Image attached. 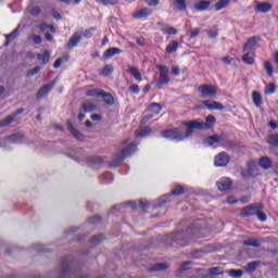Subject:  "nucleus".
<instances>
[{"instance_id": "obj_13", "label": "nucleus", "mask_w": 278, "mask_h": 278, "mask_svg": "<svg viewBox=\"0 0 278 278\" xmlns=\"http://www.w3.org/2000/svg\"><path fill=\"white\" fill-rule=\"evenodd\" d=\"M121 53H123V50H121V48H110L104 51L103 58L104 60H110L111 58H114V55H121Z\"/></svg>"}, {"instance_id": "obj_55", "label": "nucleus", "mask_w": 278, "mask_h": 278, "mask_svg": "<svg viewBox=\"0 0 278 278\" xmlns=\"http://www.w3.org/2000/svg\"><path fill=\"white\" fill-rule=\"evenodd\" d=\"M130 91L132 92V94H138L140 92V87L138 85H131Z\"/></svg>"}, {"instance_id": "obj_6", "label": "nucleus", "mask_w": 278, "mask_h": 278, "mask_svg": "<svg viewBox=\"0 0 278 278\" xmlns=\"http://www.w3.org/2000/svg\"><path fill=\"white\" fill-rule=\"evenodd\" d=\"M229 161H230L229 154H227V152H220L215 156L214 164L215 166L223 168L227 166V164H229Z\"/></svg>"}, {"instance_id": "obj_64", "label": "nucleus", "mask_w": 278, "mask_h": 278, "mask_svg": "<svg viewBox=\"0 0 278 278\" xmlns=\"http://www.w3.org/2000/svg\"><path fill=\"white\" fill-rule=\"evenodd\" d=\"M91 121H101V115H99V114H92V115H91Z\"/></svg>"}, {"instance_id": "obj_58", "label": "nucleus", "mask_w": 278, "mask_h": 278, "mask_svg": "<svg viewBox=\"0 0 278 278\" xmlns=\"http://www.w3.org/2000/svg\"><path fill=\"white\" fill-rule=\"evenodd\" d=\"M182 237H184V235L177 233V235L175 236V240H177V242H178V244H179L180 247H186V243H184V241L179 240V238H182Z\"/></svg>"}, {"instance_id": "obj_31", "label": "nucleus", "mask_w": 278, "mask_h": 278, "mask_svg": "<svg viewBox=\"0 0 278 278\" xmlns=\"http://www.w3.org/2000/svg\"><path fill=\"white\" fill-rule=\"evenodd\" d=\"M106 105H114V97L111 93L101 92V96Z\"/></svg>"}, {"instance_id": "obj_27", "label": "nucleus", "mask_w": 278, "mask_h": 278, "mask_svg": "<svg viewBox=\"0 0 278 278\" xmlns=\"http://www.w3.org/2000/svg\"><path fill=\"white\" fill-rule=\"evenodd\" d=\"M255 45H257V39L256 37H251L247 43L244 45L243 47V51L247 52V51H251L254 49Z\"/></svg>"}, {"instance_id": "obj_54", "label": "nucleus", "mask_w": 278, "mask_h": 278, "mask_svg": "<svg viewBox=\"0 0 278 278\" xmlns=\"http://www.w3.org/2000/svg\"><path fill=\"white\" fill-rule=\"evenodd\" d=\"M223 62H224L225 64H229V66H231V65L235 64L233 59H231V58H229V56H224V58H223Z\"/></svg>"}, {"instance_id": "obj_26", "label": "nucleus", "mask_w": 278, "mask_h": 278, "mask_svg": "<svg viewBox=\"0 0 278 278\" xmlns=\"http://www.w3.org/2000/svg\"><path fill=\"white\" fill-rule=\"evenodd\" d=\"M244 247H254L255 249H260L262 247V241L260 239H248L243 241Z\"/></svg>"}, {"instance_id": "obj_19", "label": "nucleus", "mask_w": 278, "mask_h": 278, "mask_svg": "<svg viewBox=\"0 0 278 278\" xmlns=\"http://www.w3.org/2000/svg\"><path fill=\"white\" fill-rule=\"evenodd\" d=\"M258 165L261 168H264V170H268L273 166V161L268 156H263L258 161Z\"/></svg>"}, {"instance_id": "obj_60", "label": "nucleus", "mask_w": 278, "mask_h": 278, "mask_svg": "<svg viewBox=\"0 0 278 278\" xmlns=\"http://www.w3.org/2000/svg\"><path fill=\"white\" fill-rule=\"evenodd\" d=\"M66 270H68V263H62L61 265V273L64 275V273H66Z\"/></svg>"}, {"instance_id": "obj_48", "label": "nucleus", "mask_w": 278, "mask_h": 278, "mask_svg": "<svg viewBox=\"0 0 278 278\" xmlns=\"http://www.w3.org/2000/svg\"><path fill=\"white\" fill-rule=\"evenodd\" d=\"M30 40H33L35 45H40L42 42V37L39 35H31Z\"/></svg>"}, {"instance_id": "obj_47", "label": "nucleus", "mask_w": 278, "mask_h": 278, "mask_svg": "<svg viewBox=\"0 0 278 278\" xmlns=\"http://www.w3.org/2000/svg\"><path fill=\"white\" fill-rule=\"evenodd\" d=\"M172 194L179 197V194H184V187L177 186L173 191Z\"/></svg>"}, {"instance_id": "obj_8", "label": "nucleus", "mask_w": 278, "mask_h": 278, "mask_svg": "<svg viewBox=\"0 0 278 278\" xmlns=\"http://www.w3.org/2000/svg\"><path fill=\"white\" fill-rule=\"evenodd\" d=\"M185 126L187 127L185 138H190V136L194 134V129H201V126H199V122L197 121L186 122Z\"/></svg>"}, {"instance_id": "obj_3", "label": "nucleus", "mask_w": 278, "mask_h": 278, "mask_svg": "<svg viewBox=\"0 0 278 278\" xmlns=\"http://www.w3.org/2000/svg\"><path fill=\"white\" fill-rule=\"evenodd\" d=\"M260 210H264V204L262 203L250 204L240 210V215L244 216L245 218H249L251 216H255V214H257Z\"/></svg>"}, {"instance_id": "obj_24", "label": "nucleus", "mask_w": 278, "mask_h": 278, "mask_svg": "<svg viewBox=\"0 0 278 278\" xmlns=\"http://www.w3.org/2000/svg\"><path fill=\"white\" fill-rule=\"evenodd\" d=\"M148 112L149 114H153V116H157V114L162 112V105H160V103L154 102L148 108Z\"/></svg>"}, {"instance_id": "obj_21", "label": "nucleus", "mask_w": 278, "mask_h": 278, "mask_svg": "<svg viewBox=\"0 0 278 278\" xmlns=\"http://www.w3.org/2000/svg\"><path fill=\"white\" fill-rule=\"evenodd\" d=\"M210 5H212V2H210L207 0H202V1H199L198 3H195L194 8H195L197 12H203V10H207L210 8Z\"/></svg>"}, {"instance_id": "obj_40", "label": "nucleus", "mask_w": 278, "mask_h": 278, "mask_svg": "<svg viewBox=\"0 0 278 278\" xmlns=\"http://www.w3.org/2000/svg\"><path fill=\"white\" fill-rule=\"evenodd\" d=\"M276 90H277V86H275V84L270 83L265 87V94H275Z\"/></svg>"}, {"instance_id": "obj_44", "label": "nucleus", "mask_w": 278, "mask_h": 278, "mask_svg": "<svg viewBox=\"0 0 278 278\" xmlns=\"http://www.w3.org/2000/svg\"><path fill=\"white\" fill-rule=\"evenodd\" d=\"M40 73V66H35L33 70L28 71L26 77H34Z\"/></svg>"}, {"instance_id": "obj_59", "label": "nucleus", "mask_w": 278, "mask_h": 278, "mask_svg": "<svg viewBox=\"0 0 278 278\" xmlns=\"http://www.w3.org/2000/svg\"><path fill=\"white\" fill-rule=\"evenodd\" d=\"M201 30L199 28H195L190 33L189 38H197V36H199Z\"/></svg>"}, {"instance_id": "obj_18", "label": "nucleus", "mask_w": 278, "mask_h": 278, "mask_svg": "<svg viewBox=\"0 0 278 278\" xmlns=\"http://www.w3.org/2000/svg\"><path fill=\"white\" fill-rule=\"evenodd\" d=\"M66 125H67L68 131L74 136V138H77V140H81V138H84L81 132H79V130L75 129V127L73 126V123H71V121H67Z\"/></svg>"}, {"instance_id": "obj_39", "label": "nucleus", "mask_w": 278, "mask_h": 278, "mask_svg": "<svg viewBox=\"0 0 278 278\" xmlns=\"http://www.w3.org/2000/svg\"><path fill=\"white\" fill-rule=\"evenodd\" d=\"M263 66H264V71H266L268 77H273V73H274L273 64H270V62H268V61H265Z\"/></svg>"}, {"instance_id": "obj_29", "label": "nucleus", "mask_w": 278, "mask_h": 278, "mask_svg": "<svg viewBox=\"0 0 278 278\" xmlns=\"http://www.w3.org/2000/svg\"><path fill=\"white\" fill-rule=\"evenodd\" d=\"M166 268H168L167 264L157 263V264L153 265L152 267H150V273H160L162 270H166Z\"/></svg>"}, {"instance_id": "obj_63", "label": "nucleus", "mask_w": 278, "mask_h": 278, "mask_svg": "<svg viewBox=\"0 0 278 278\" xmlns=\"http://www.w3.org/2000/svg\"><path fill=\"white\" fill-rule=\"evenodd\" d=\"M153 115L152 113H149L148 115H146L143 118H142V123H148V121H151V118H153Z\"/></svg>"}, {"instance_id": "obj_15", "label": "nucleus", "mask_w": 278, "mask_h": 278, "mask_svg": "<svg viewBox=\"0 0 278 278\" xmlns=\"http://www.w3.org/2000/svg\"><path fill=\"white\" fill-rule=\"evenodd\" d=\"M53 86H55V83L41 87L40 90L37 92V98L42 99V97H47V94H49V92H51V90L53 89Z\"/></svg>"}, {"instance_id": "obj_4", "label": "nucleus", "mask_w": 278, "mask_h": 278, "mask_svg": "<svg viewBox=\"0 0 278 278\" xmlns=\"http://www.w3.org/2000/svg\"><path fill=\"white\" fill-rule=\"evenodd\" d=\"M162 138H165L166 140H176V142H181L184 140V132L179 130V128H174L169 130H163L161 132Z\"/></svg>"}, {"instance_id": "obj_41", "label": "nucleus", "mask_w": 278, "mask_h": 278, "mask_svg": "<svg viewBox=\"0 0 278 278\" xmlns=\"http://www.w3.org/2000/svg\"><path fill=\"white\" fill-rule=\"evenodd\" d=\"M151 134L150 127H143L137 132V137L144 138V136H149Z\"/></svg>"}, {"instance_id": "obj_25", "label": "nucleus", "mask_w": 278, "mask_h": 278, "mask_svg": "<svg viewBox=\"0 0 278 278\" xmlns=\"http://www.w3.org/2000/svg\"><path fill=\"white\" fill-rule=\"evenodd\" d=\"M242 62H244V64H255V53L253 52H247L243 56H242Z\"/></svg>"}, {"instance_id": "obj_14", "label": "nucleus", "mask_w": 278, "mask_h": 278, "mask_svg": "<svg viewBox=\"0 0 278 278\" xmlns=\"http://www.w3.org/2000/svg\"><path fill=\"white\" fill-rule=\"evenodd\" d=\"M203 105H205V108H207V110H225V106L223 104H220V102H216V101H207L204 100Z\"/></svg>"}, {"instance_id": "obj_51", "label": "nucleus", "mask_w": 278, "mask_h": 278, "mask_svg": "<svg viewBox=\"0 0 278 278\" xmlns=\"http://www.w3.org/2000/svg\"><path fill=\"white\" fill-rule=\"evenodd\" d=\"M180 73H181V70L179 68V66L172 67V75H174V77H179Z\"/></svg>"}, {"instance_id": "obj_17", "label": "nucleus", "mask_w": 278, "mask_h": 278, "mask_svg": "<svg viewBox=\"0 0 278 278\" xmlns=\"http://www.w3.org/2000/svg\"><path fill=\"white\" fill-rule=\"evenodd\" d=\"M81 110L85 112V114L97 112V105L90 101H86L83 103Z\"/></svg>"}, {"instance_id": "obj_32", "label": "nucleus", "mask_w": 278, "mask_h": 278, "mask_svg": "<svg viewBox=\"0 0 278 278\" xmlns=\"http://www.w3.org/2000/svg\"><path fill=\"white\" fill-rule=\"evenodd\" d=\"M50 58H51V52H49V50H45L43 54L37 55V60H41L43 65L49 63Z\"/></svg>"}, {"instance_id": "obj_23", "label": "nucleus", "mask_w": 278, "mask_h": 278, "mask_svg": "<svg viewBox=\"0 0 278 278\" xmlns=\"http://www.w3.org/2000/svg\"><path fill=\"white\" fill-rule=\"evenodd\" d=\"M223 138L218 135L211 136L204 140V143L207 144L208 147H214V144H218Z\"/></svg>"}, {"instance_id": "obj_36", "label": "nucleus", "mask_w": 278, "mask_h": 278, "mask_svg": "<svg viewBox=\"0 0 278 278\" xmlns=\"http://www.w3.org/2000/svg\"><path fill=\"white\" fill-rule=\"evenodd\" d=\"M229 1L231 0H219L216 4H215V10L217 12H220V10H225V8H227V5H229Z\"/></svg>"}, {"instance_id": "obj_2", "label": "nucleus", "mask_w": 278, "mask_h": 278, "mask_svg": "<svg viewBox=\"0 0 278 278\" xmlns=\"http://www.w3.org/2000/svg\"><path fill=\"white\" fill-rule=\"evenodd\" d=\"M156 68L159 70V79L155 81V87L160 90L162 86L170 84V70L166 65H157Z\"/></svg>"}, {"instance_id": "obj_30", "label": "nucleus", "mask_w": 278, "mask_h": 278, "mask_svg": "<svg viewBox=\"0 0 278 278\" xmlns=\"http://www.w3.org/2000/svg\"><path fill=\"white\" fill-rule=\"evenodd\" d=\"M252 101L256 108L262 106V94L257 91L252 92Z\"/></svg>"}, {"instance_id": "obj_10", "label": "nucleus", "mask_w": 278, "mask_h": 278, "mask_svg": "<svg viewBox=\"0 0 278 278\" xmlns=\"http://www.w3.org/2000/svg\"><path fill=\"white\" fill-rule=\"evenodd\" d=\"M215 123L216 117H214V115H208L206 122H198V125L200 126V129H210L211 127H214Z\"/></svg>"}, {"instance_id": "obj_11", "label": "nucleus", "mask_w": 278, "mask_h": 278, "mask_svg": "<svg viewBox=\"0 0 278 278\" xmlns=\"http://www.w3.org/2000/svg\"><path fill=\"white\" fill-rule=\"evenodd\" d=\"M79 42H81V35L79 33H75L67 42V49H75Z\"/></svg>"}, {"instance_id": "obj_43", "label": "nucleus", "mask_w": 278, "mask_h": 278, "mask_svg": "<svg viewBox=\"0 0 278 278\" xmlns=\"http://www.w3.org/2000/svg\"><path fill=\"white\" fill-rule=\"evenodd\" d=\"M176 10H186V0H175Z\"/></svg>"}, {"instance_id": "obj_5", "label": "nucleus", "mask_w": 278, "mask_h": 278, "mask_svg": "<svg viewBox=\"0 0 278 278\" xmlns=\"http://www.w3.org/2000/svg\"><path fill=\"white\" fill-rule=\"evenodd\" d=\"M198 92H200L202 99H214L218 89L212 85H201L198 88Z\"/></svg>"}, {"instance_id": "obj_7", "label": "nucleus", "mask_w": 278, "mask_h": 278, "mask_svg": "<svg viewBox=\"0 0 278 278\" xmlns=\"http://www.w3.org/2000/svg\"><path fill=\"white\" fill-rule=\"evenodd\" d=\"M23 112H25V110L20 109L12 115L7 116L4 119H0V127H8L9 125H12V123L16 121L18 114H23Z\"/></svg>"}, {"instance_id": "obj_1", "label": "nucleus", "mask_w": 278, "mask_h": 278, "mask_svg": "<svg viewBox=\"0 0 278 278\" xmlns=\"http://www.w3.org/2000/svg\"><path fill=\"white\" fill-rule=\"evenodd\" d=\"M138 151V146L135 143L128 144L123 151L115 154L114 159L111 161L110 166L112 168H118L123 162H125L126 157H129V155H134Z\"/></svg>"}, {"instance_id": "obj_46", "label": "nucleus", "mask_w": 278, "mask_h": 278, "mask_svg": "<svg viewBox=\"0 0 278 278\" xmlns=\"http://www.w3.org/2000/svg\"><path fill=\"white\" fill-rule=\"evenodd\" d=\"M210 275H223V268L212 267L208 269Z\"/></svg>"}, {"instance_id": "obj_9", "label": "nucleus", "mask_w": 278, "mask_h": 278, "mask_svg": "<svg viewBox=\"0 0 278 278\" xmlns=\"http://www.w3.org/2000/svg\"><path fill=\"white\" fill-rule=\"evenodd\" d=\"M231 179L229 178H222L216 182V186L220 192H225L231 188Z\"/></svg>"}, {"instance_id": "obj_52", "label": "nucleus", "mask_w": 278, "mask_h": 278, "mask_svg": "<svg viewBox=\"0 0 278 278\" xmlns=\"http://www.w3.org/2000/svg\"><path fill=\"white\" fill-rule=\"evenodd\" d=\"M216 36H218V29L217 28L208 30V38H216Z\"/></svg>"}, {"instance_id": "obj_22", "label": "nucleus", "mask_w": 278, "mask_h": 278, "mask_svg": "<svg viewBox=\"0 0 278 278\" xmlns=\"http://www.w3.org/2000/svg\"><path fill=\"white\" fill-rule=\"evenodd\" d=\"M149 14H151V11L147 8H143V9L136 11L135 13H132V16L135 18H147V16H149Z\"/></svg>"}, {"instance_id": "obj_50", "label": "nucleus", "mask_w": 278, "mask_h": 278, "mask_svg": "<svg viewBox=\"0 0 278 278\" xmlns=\"http://www.w3.org/2000/svg\"><path fill=\"white\" fill-rule=\"evenodd\" d=\"M87 97H101V92H99L97 89H91L87 92Z\"/></svg>"}, {"instance_id": "obj_20", "label": "nucleus", "mask_w": 278, "mask_h": 278, "mask_svg": "<svg viewBox=\"0 0 278 278\" xmlns=\"http://www.w3.org/2000/svg\"><path fill=\"white\" fill-rule=\"evenodd\" d=\"M258 266H262V261L250 262V263H248V265L245 267V271H248L249 274L255 273V270H257Z\"/></svg>"}, {"instance_id": "obj_49", "label": "nucleus", "mask_w": 278, "mask_h": 278, "mask_svg": "<svg viewBox=\"0 0 278 278\" xmlns=\"http://www.w3.org/2000/svg\"><path fill=\"white\" fill-rule=\"evenodd\" d=\"M91 242L93 244H99V242H103V235H98L91 238Z\"/></svg>"}, {"instance_id": "obj_56", "label": "nucleus", "mask_w": 278, "mask_h": 278, "mask_svg": "<svg viewBox=\"0 0 278 278\" xmlns=\"http://www.w3.org/2000/svg\"><path fill=\"white\" fill-rule=\"evenodd\" d=\"M103 5H116L118 0H102Z\"/></svg>"}, {"instance_id": "obj_37", "label": "nucleus", "mask_w": 278, "mask_h": 278, "mask_svg": "<svg viewBox=\"0 0 278 278\" xmlns=\"http://www.w3.org/2000/svg\"><path fill=\"white\" fill-rule=\"evenodd\" d=\"M267 142L270 144V147H278V135H269L267 137Z\"/></svg>"}, {"instance_id": "obj_38", "label": "nucleus", "mask_w": 278, "mask_h": 278, "mask_svg": "<svg viewBox=\"0 0 278 278\" xmlns=\"http://www.w3.org/2000/svg\"><path fill=\"white\" fill-rule=\"evenodd\" d=\"M113 73H114V66L112 64L105 65L102 71V75L104 77H110V75H112Z\"/></svg>"}, {"instance_id": "obj_53", "label": "nucleus", "mask_w": 278, "mask_h": 278, "mask_svg": "<svg viewBox=\"0 0 278 278\" xmlns=\"http://www.w3.org/2000/svg\"><path fill=\"white\" fill-rule=\"evenodd\" d=\"M94 33V28H90V29H88V30H86L84 34H83V36L85 37V38H92V34Z\"/></svg>"}, {"instance_id": "obj_61", "label": "nucleus", "mask_w": 278, "mask_h": 278, "mask_svg": "<svg viewBox=\"0 0 278 278\" xmlns=\"http://www.w3.org/2000/svg\"><path fill=\"white\" fill-rule=\"evenodd\" d=\"M60 66H62V58H59L54 64H53V68H60Z\"/></svg>"}, {"instance_id": "obj_57", "label": "nucleus", "mask_w": 278, "mask_h": 278, "mask_svg": "<svg viewBox=\"0 0 278 278\" xmlns=\"http://www.w3.org/2000/svg\"><path fill=\"white\" fill-rule=\"evenodd\" d=\"M30 14L33 16H38V14H40V7H34L31 10H30Z\"/></svg>"}, {"instance_id": "obj_62", "label": "nucleus", "mask_w": 278, "mask_h": 278, "mask_svg": "<svg viewBox=\"0 0 278 278\" xmlns=\"http://www.w3.org/2000/svg\"><path fill=\"white\" fill-rule=\"evenodd\" d=\"M227 203H228L229 205H235V203H238V200L235 199L233 197H229V198L227 199Z\"/></svg>"}, {"instance_id": "obj_12", "label": "nucleus", "mask_w": 278, "mask_h": 278, "mask_svg": "<svg viewBox=\"0 0 278 278\" xmlns=\"http://www.w3.org/2000/svg\"><path fill=\"white\" fill-rule=\"evenodd\" d=\"M126 73H128V75H132L136 81H142V74H140V71L137 67L128 65Z\"/></svg>"}, {"instance_id": "obj_28", "label": "nucleus", "mask_w": 278, "mask_h": 278, "mask_svg": "<svg viewBox=\"0 0 278 278\" xmlns=\"http://www.w3.org/2000/svg\"><path fill=\"white\" fill-rule=\"evenodd\" d=\"M8 142H14L15 144H21L23 142V135L22 134H15L7 137Z\"/></svg>"}, {"instance_id": "obj_33", "label": "nucleus", "mask_w": 278, "mask_h": 278, "mask_svg": "<svg viewBox=\"0 0 278 278\" xmlns=\"http://www.w3.org/2000/svg\"><path fill=\"white\" fill-rule=\"evenodd\" d=\"M179 49V42L176 40H173L167 47H166V53H175Z\"/></svg>"}, {"instance_id": "obj_42", "label": "nucleus", "mask_w": 278, "mask_h": 278, "mask_svg": "<svg viewBox=\"0 0 278 278\" xmlns=\"http://www.w3.org/2000/svg\"><path fill=\"white\" fill-rule=\"evenodd\" d=\"M192 266V262L190 261H187L185 263H182L180 266H179V270L180 273H184L186 270H190V267Z\"/></svg>"}, {"instance_id": "obj_34", "label": "nucleus", "mask_w": 278, "mask_h": 278, "mask_svg": "<svg viewBox=\"0 0 278 278\" xmlns=\"http://www.w3.org/2000/svg\"><path fill=\"white\" fill-rule=\"evenodd\" d=\"M226 274L232 278H240L242 275H244V273L240 269H228L226 270Z\"/></svg>"}, {"instance_id": "obj_45", "label": "nucleus", "mask_w": 278, "mask_h": 278, "mask_svg": "<svg viewBox=\"0 0 278 278\" xmlns=\"http://www.w3.org/2000/svg\"><path fill=\"white\" fill-rule=\"evenodd\" d=\"M257 218L261 220V223H266L267 220V216L266 213L262 212V210H258V212H256Z\"/></svg>"}, {"instance_id": "obj_35", "label": "nucleus", "mask_w": 278, "mask_h": 278, "mask_svg": "<svg viewBox=\"0 0 278 278\" xmlns=\"http://www.w3.org/2000/svg\"><path fill=\"white\" fill-rule=\"evenodd\" d=\"M161 31L165 36H175V35H177V29H175V27H173V26L164 27V28L161 29Z\"/></svg>"}, {"instance_id": "obj_16", "label": "nucleus", "mask_w": 278, "mask_h": 278, "mask_svg": "<svg viewBox=\"0 0 278 278\" xmlns=\"http://www.w3.org/2000/svg\"><path fill=\"white\" fill-rule=\"evenodd\" d=\"M255 10H256V12L266 14L267 12H270V10H273V5H270V3H268V2H261V3L256 4Z\"/></svg>"}]
</instances>
